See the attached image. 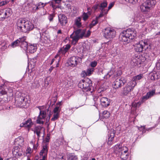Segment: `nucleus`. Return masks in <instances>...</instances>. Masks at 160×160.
I'll list each match as a JSON object with an SVG mask.
<instances>
[{
    "label": "nucleus",
    "mask_w": 160,
    "mask_h": 160,
    "mask_svg": "<svg viewBox=\"0 0 160 160\" xmlns=\"http://www.w3.org/2000/svg\"><path fill=\"white\" fill-rule=\"evenodd\" d=\"M48 151V145L46 144L43 145L40 153V156L42 157H47Z\"/></svg>",
    "instance_id": "17"
},
{
    "label": "nucleus",
    "mask_w": 160,
    "mask_h": 160,
    "mask_svg": "<svg viewBox=\"0 0 160 160\" xmlns=\"http://www.w3.org/2000/svg\"><path fill=\"white\" fill-rule=\"evenodd\" d=\"M20 43H19V41L17 39L15 41L12 42L11 45V46L13 48H14L16 47L17 46H18L19 45H20Z\"/></svg>",
    "instance_id": "36"
},
{
    "label": "nucleus",
    "mask_w": 160,
    "mask_h": 160,
    "mask_svg": "<svg viewBox=\"0 0 160 160\" xmlns=\"http://www.w3.org/2000/svg\"><path fill=\"white\" fill-rule=\"evenodd\" d=\"M67 52L66 50H65L64 48L63 47H62L61 48V49L59 50L58 52L60 53H62V54H65Z\"/></svg>",
    "instance_id": "44"
},
{
    "label": "nucleus",
    "mask_w": 160,
    "mask_h": 160,
    "mask_svg": "<svg viewBox=\"0 0 160 160\" xmlns=\"http://www.w3.org/2000/svg\"><path fill=\"white\" fill-rule=\"evenodd\" d=\"M4 160H16V159L15 158H8Z\"/></svg>",
    "instance_id": "64"
},
{
    "label": "nucleus",
    "mask_w": 160,
    "mask_h": 160,
    "mask_svg": "<svg viewBox=\"0 0 160 160\" xmlns=\"http://www.w3.org/2000/svg\"><path fill=\"white\" fill-rule=\"evenodd\" d=\"M59 22L62 26H65L67 23V18L66 16L62 14H60L58 16Z\"/></svg>",
    "instance_id": "13"
},
{
    "label": "nucleus",
    "mask_w": 160,
    "mask_h": 160,
    "mask_svg": "<svg viewBox=\"0 0 160 160\" xmlns=\"http://www.w3.org/2000/svg\"><path fill=\"white\" fill-rule=\"evenodd\" d=\"M107 13H108L102 12V11H101L99 15L98 16V17H97L96 18V19H98L99 18L102 17L104 14H107Z\"/></svg>",
    "instance_id": "54"
},
{
    "label": "nucleus",
    "mask_w": 160,
    "mask_h": 160,
    "mask_svg": "<svg viewBox=\"0 0 160 160\" xmlns=\"http://www.w3.org/2000/svg\"><path fill=\"white\" fill-rule=\"evenodd\" d=\"M32 85L35 88H38L40 86V84L38 80L37 79L34 80V82L32 84Z\"/></svg>",
    "instance_id": "39"
},
{
    "label": "nucleus",
    "mask_w": 160,
    "mask_h": 160,
    "mask_svg": "<svg viewBox=\"0 0 160 160\" xmlns=\"http://www.w3.org/2000/svg\"><path fill=\"white\" fill-rule=\"evenodd\" d=\"M99 5L98 4L95 5L92 8L95 10H96L97 9L98 7H99Z\"/></svg>",
    "instance_id": "59"
},
{
    "label": "nucleus",
    "mask_w": 160,
    "mask_h": 160,
    "mask_svg": "<svg viewBox=\"0 0 160 160\" xmlns=\"http://www.w3.org/2000/svg\"><path fill=\"white\" fill-rule=\"evenodd\" d=\"M25 20L24 19H19L17 22V28L20 32H24V27H25Z\"/></svg>",
    "instance_id": "9"
},
{
    "label": "nucleus",
    "mask_w": 160,
    "mask_h": 160,
    "mask_svg": "<svg viewBox=\"0 0 160 160\" xmlns=\"http://www.w3.org/2000/svg\"><path fill=\"white\" fill-rule=\"evenodd\" d=\"M114 132L110 133V136H109L107 142L108 145H111L113 143V142L112 141L114 138Z\"/></svg>",
    "instance_id": "27"
},
{
    "label": "nucleus",
    "mask_w": 160,
    "mask_h": 160,
    "mask_svg": "<svg viewBox=\"0 0 160 160\" xmlns=\"http://www.w3.org/2000/svg\"><path fill=\"white\" fill-rule=\"evenodd\" d=\"M24 27V32H27L32 30L34 28V26L30 21L25 20V27Z\"/></svg>",
    "instance_id": "14"
},
{
    "label": "nucleus",
    "mask_w": 160,
    "mask_h": 160,
    "mask_svg": "<svg viewBox=\"0 0 160 160\" xmlns=\"http://www.w3.org/2000/svg\"><path fill=\"white\" fill-rule=\"evenodd\" d=\"M125 1L130 3L134 4L137 2L138 0H125Z\"/></svg>",
    "instance_id": "52"
},
{
    "label": "nucleus",
    "mask_w": 160,
    "mask_h": 160,
    "mask_svg": "<svg viewBox=\"0 0 160 160\" xmlns=\"http://www.w3.org/2000/svg\"><path fill=\"white\" fill-rule=\"evenodd\" d=\"M46 4V3L44 4L41 2H39L36 4H34L32 6V10L33 11H36L41 8H43Z\"/></svg>",
    "instance_id": "19"
},
{
    "label": "nucleus",
    "mask_w": 160,
    "mask_h": 160,
    "mask_svg": "<svg viewBox=\"0 0 160 160\" xmlns=\"http://www.w3.org/2000/svg\"><path fill=\"white\" fill-rule=\"evenodd\" d=\"M136 86V83H132L130 82H128L125 86L124 87L121 91V94L122 96L127 95Z\"/></svg>",
    "instance_id": "5"
},
{
    "label": "nucleus",
    "mask_w": 160,
    "mask_h": 160,
    "mask_svg": "<svg viewBox=\"0 0 160 160\" xmlns=\"http://www.w3.org/2000/svg\"><path fill=\"white\" fill-rule=\"evenodd\" d=\"M135 22H138L141 23H143L145 22V19L142 14L140 13L135 16L134 18Z\"/></svg>",
    "instance_id": "16"
},
{
    "label": "nucleus",
    "mask_w": 160,
    "mask_h": 160,
    "mask_svg": "<svg viewBox=\"0 0 160 160\" xmlns=\"http://www.w3.org/2000/svg\"><path fill=\"white\" fill-rule=\"evenodd\" d=\"M68 160H77V158L76 156H71L69 157Z\"/></svg>",
    "instance_id": "51"
},
{
    "label": "nucleus",
    "mask_w": 160,
    "mask_h": 160,
    "mask_svg": "<svg viewBox=\"0 0 160 160\" xmlns=\"http://www.w3.org/2000/svg\"><path fill=\"white\" fill-rule=\"evenodd\" d=\"M136 32L128 29L126 31H124L121 33L119 35L120 41L128 43L131 40L134 39L136 36Z\"/></svg>",
    "instance_id": "2"
},
{
    "label": "nucleus",
    "mask_w": 160,
    "mask_h": 160,
    "mask_svg": "<svg viewBox=\"0 0 160 160\" xmlns=\"http://www.w3.org/2000/svg\"><path fill=\"white\" fill-rule=\"evenodd\" d=\"M116 35V32L113 28H107L104 31V36L105 38L109 39L114 38Z\"/></svg>",
    "instance_id": "6"
},
{
    "label": "nucleus",
    "mask_w": 160,
    "mask_h": 160,
    "mask_svg": "<svg viewBox=\"0 0 160 160\" xmlns=\"http://www.w3.org/2000/svg\"><path fill=\"white\" fill-rule=\"evenodd\" d=\"M108 5V3L106 1H104L101 3L99 6L100 10L102 12L108 13V10L106 8Z\"/></svg>",
    "instance_id": "18"
},
{
    "label": "nucleus",
    "mask_w": 160,
    "mask_h": 160,
    "mask_svg": "<svg viewBox=\"0 0 160 160\" xmlns=\"http://www.w3.org/2000/svg\"><path fill=\"white\" fill-rule=\"evenodd\" d=\"M88 16L87 14L86 13L84 12L82 15L83 19L84 21H86L88 18Z\"/></svg>",
    "instance_id": "47"
},
{
    "label": "nucleus",
    "mask_w": 160,
    "mask_h": 160,
    "mask_svg": "<svg viewBox=\"0 0 160 160\" xmlns=\"http://www.w3.org/2000/svg\"><path fill=\"white\" fill-rule=\"evenodd\" d=\"M59 117L58 113H54L53 115V117L51 118V120L54 121L57 119Z\"/></svg>",
    "instance_id": "41"
},
{
    "label": "nucleus",
    "mask_w": 160,
    "mask_h": 160,
    "mask_svg": "<svg viewBox=\"0 0 160 160\" xmlns=\"http://www.w3.org/2000/svg\"><path fill=\"white\" fill-rule=\"evenodd\" d=\"M102 117L105 118H107L110 116V112L107 111H104L102 113Z\"/></svg>",
    "instance_id": "38"
},
{
    "label": "nucleus",
    "mask_w": 160,
    "mask_h": 160,
    "mask_svg": "<svg viewBox=\"0 0 160 160\" xmlns=\"http://www.w3.org/2000/svg\"><path fill=\"white\" fill-rule=\"evenodd\" d=\"M0 92V94L2 95L6 94L7 93L5 91L3 90L1 91Z\"/></svg>",
    "instance_id": "62"
},
{
    "label": "nucleus",
    "mask_w": 160,
    "mask_h": 160,
    "mask_svg": "<svg viewBox=\"0 0 160 160\" xmlns=\"http://www.w3.org/2000/svg\"><path fill=\"white\" fill-rule=\"evenodd\" d=\"M12 153L13 154L16 156H20L22 155V153L19 152L18 148L17 147L14 148L12 150Z\"/></svg>",
    "instance_id": "32"
},
{
    "label": "nucleus",
    "mask_w": 160,
    "mask_h": 160,
    "mask_svg": "<svg viewBox=\"0 0 160 160\" xmlns=\"http://www.w3.org/2000/svg\"><path fill=\"white\" fill-rule=\"evenodd\" d=\"M143 75L142 74H140L139 75H138L137 76H136L134 77L132 80L130 81V82H132V83H135V82L136 83V85L138 81H139L143 77Z\"/></svg>",
    "instance_id": "23"
},
{
    "label": "nucleus",
    "mask_w": 160,
    "mask_h": 160,
    "mask_svg": "<svg viewBox=\"0 0 160 160\" xmlns=\"http://www.w3.org/2000/svg\"><path fill=\"white\" fill-rule=\"evenodd\" d=\"M26 39V38L25 37H23L21 38H19L18 40L19 41L20 43H21L23 42H26L25 41Z\"/></svg>",
    "instance_id": "45"
},
{
    "label": "nucleus",
    "mask_w": 160,
    "mask_h": 160,
    "mask_svg": "<svg viewBox=\"0 0 160 160\" xmlns=\"http://www.w3.org/2000/svg\"><path fill=\"white\" fill-rule=\"evenodd\" d=\"M98 23V19L96 18V20H93L90 25V28H91L94 26H95Z\"/></svg>",
    "instance_id": "40"
},
{
    "label": "nucleus",
    "mask_w": 160,
    "mask_h": 160,
    "mask_svg": "<svg viewBox=\"0 0 160 160\" xmlns=\"http://www.w3.org/2000/svg\"><path fill=\"white\" fill-rule=\"evenodd\" d=\"M70 9L71 11H73L74 13H76L77 11V8L74 6L70 7Z\"/></svg>",
    "instance_id": "43"
},
{
    "label": "nucleus",
    "mask_w": 160,
    "mask_h": 160,
    "mask_svg": "<svg viewBox=\"0 0 160 160\" xmlns=\"http://www.w3.org/2000/svg\"><path fill=\"white\" fill-rule=\"evenodd\" d=\"M53 82V78L50 77H48L46 78L44 80V85H42L44 87H47L50 83Z\"/></svg>",
    "instance_id": "24"
},
{
    "label": "nucleus",
    "mask_w": 160,
    "mask_h": 160,
    "mask_svg": "<svg viewBox=\"0 0 160 160\" xmlns=\"http://www.w3.org/2000/svg\"><path fill=\"white\" fill-rule=\"evenodd\" d=\"M82 60V59L81 58L73 56L68 59L67 63L69 66L74 67L76 66L78 63L81 62Z\"/></svg>",
    "instance_id": "7"
},
{
    "label": "nucleus",
    "mask_w": 160,
    "mask_h": 160,
    "mask_svg": "<svg viewBox=\"0 0 160 160\" xmlns=\"http://www.w3.org/2000/svg\"><path fill=\"white\" fill-rule=\"evenodd\" d=\"M148 97L146 95L143 96L142 98V100H141V102H142V103L146 100L148 99Z\"/></svg>",
    "instance_id": "48"
},
{
    "label": "nucleus",
    "mask_w": 160,
    "mask_h": 160,
    "mask_svg": "<svg viewBox=\"0 0 160 160\" xmlns=\"http://www.w3.org/2000/svg\"><path fill=\"white\" fill-rule=\"evenodd\" d=\"M78 85L79 88L83 89L84 92H88L87 94H92L93 92L92 81L89 79H86L80 81Z\"/></svg>",
    "instance_id": "3"
},
{
    "label": "nucleus",
    "mask_w": 160,
    "mask_h": 160,
    "mask_svg": "<svg viewBox=\"0 0 160 160\" xmlns=\"http://www.w3.org/2000/svg\"><path fill=\"white\" fill-rule=\"evenodd\" d=\"M59 107L58 106H56L54 109L53 112L54 113H59L60 110H59Z\"/></svg>",
    "instance_id": "46"
},
{
    "label": "nucleus",
    "mask_w": 160,
    "mask_h": 160,
    "mask_svg": "<svg viewBox=\"0 0 160 160\" xmlns=\"http://www.w3.org/2000/svg\"><path fill=\"white\" fill-rule=\"evenodd\" d=\"M148 43L147 41H146V42L145 41L144 42L143 41L142 45H144V46L143 47L145 49H146V48H148Z\"/></svg>",
    "instance_id": "53"
},
{
    "label": "nucleus",
    "mask_w": 160,
    "mask_h": 160,
    "mask_svg": "<svg viewBox=\"0 0 160 160\" xmlns=\"http://www.w3.org/2000/svg\"><path fill=\"white\" fill-rule=\"evenodd\" d=\"M121 158L123 160H126L128 158V150L126 147H123L122 151L119 154Z\"/></svg>",
    "instance_id": "12"
},
{
    "label": "nucleus",
    "mask_w": 160,
    "mask_h": 160,
    "mask_svg": "<svg viewBox=\"0 0 160 160\" xmlns=\"http://www.w3.org/2000/svg\"><path fill=\"white\" fill-rule=\"evenodd\" d=\"M97 65V63L96 61H94L91 63V66L92 67L94 68L96 67Z\"/></svg>",
    "instance_id": "57"
},
{
    "label": "nucleus",
    "mask_w": 160,
    "mask_h": 160,
    "mask_svg": "<svg viewBox=\"0 0 160 160\" xmlns=\"http://www.w3.org/2000/svg\"><path fill=\"white\" fill-rule=\"evenodd\" d=\"M46 115V113L45 111L41 110L37 120V123L39 124H43L44 121L42 120L45 118Z\"/></svg>",
    "instance_id": "11"
},
{
    "label": "nucleus",
    "mask_w": 160,
    "mask_h": 160,
    "mask_svg": "<svg viewBox=\"0 0 160 160\" xmlns=\"http://www.w3.org/2000/svg\"><path fill=\"white\" fill-rule=\"evenodd\" d=\"M114 75V76L115 77H117V76L120 75V74L119 73L118 74V73H115V70L114 69H113L111 70L107 74L108 76L109 77L112 75Z\"/></svg>",
    "instance_id": "31"
},
{
    "label": "nucleus",
    "mask_w": 160,
    "mask_h": 160,
    "mask_svg": "<svg viewBox=\"0 0 160 160\" xmlns=\"http://www.w3.org/2000/svg\"><path fill=\"white\" fill-rule=\"evenodd\" d=\"M50 5L54 9L58 7L57 6L56 7L55 6L53 2H51L50 4Z\"/></svg>",
    "instance_id": "61"
},
{
    "label": "nucleus",
    "mask_w": 160,
    "mask_h": 160,
    "mask_svg": "<svg viewBox=\"0 0 160 160\" xmlns=\"http://www.w3.org/2000/svg\"><path fill=\"white\" fill-rule=\"evenodd\" d=\"M142 43L143 41H141L139 42L138 44L136 45L135 48V50L136 52H142L144 48L143 45H142Z\"/></svg>",
    "instance_id": "21"
},
{
    "label": "nucleus",
    "mask_w": 160,
    "mask_h": 160,
    "mask_svg": "<svg viewBox=\"0 0 160 160\" xmlns=\"http://www.w3.org/2000/svg\"><path fill=\"white\" fill-rule=\"evenodd\" d=\"M63 48H64V49H65V50H66V51L67 52L70 48L71 46L70 44H67L66 45L64 46H63Z\"/></svg>",
    "instance_id": "50"
},
{
    "label": "nucleus",
    "mask_w": 160,
    "mask_h": 160,
    "mask_svg": "<svg viewBox=\"0 0 160 160\" xmlns=\"http://www.w3.org/2000/svg\"><path fill=\"white\" fill-rule=\"evenodd\" d=\"M123 147L122 146V144H120L115 145L114 147L115 152L116 153H118L119 154L120 152L122 151Z\"/></svg>",
    "instance_id": "22"
},
{
    "label": "nucleus",
    "mask_w": 160,
    "mask_h": 160,
    "mask_svg": "<svg viewBox=\"0 0 160 160\" xmlns=\"http://www.w3.org/2000/svg\"><path fill=\"white\" fill-rule=\"evenodd\" d=\"M54 16V15L53 14H51L49 16L48 18L50 21H52L53 20V18Z\"/></svg>",
    "instance_id": "58"
},
{
    "label": "nucleus",
    "mask_w": 160,
    "mask_h": 160,
    "mask_svg": "<svg viewBox=\"0 0 160 160\" xmlns=\"http://www.w3.org/2000/svg\"><path fill=\"white\" fill-rule=\"evenodd\" d=\"M101 105L104 107H106L110 105V100L105 97H99Z\"/></svg>",
    "instance_id": "15"
},
{
    "label": "nucleus",
    "mask_w": 160,
    "mask_h": 160,
    "mask_svg": "<svg viewBox=\"0 0 160 160\" xmlns=\"http://www.w3.org/2000/svg\"><path fill=\"white\" fill-rule=\"evenodd\" d=\"M28 49L29 52L33 53L36 51L37 47L36 45H31L28 46Z\"/></svg>",
    "instance_id": "30"
},
{
    "label": "nucleus",
    "mask_w": 160,
    "mask_h": 160,
    "mask_svg": "<svg viewBox=\"0 0 160 160\" xmlns=\"http://www.w3.org/2000/svg\"><path fill=\"white\" fill-rule=\"evenodd\" d=\"M157 0H146L140 7L142 12L147 13L150 11V8L154 6L156 3Z\"/></svg>",
    "instance_id": "4"
},
{
    "label": "nucleus",
    "mask_w": 160,
    "mask_h": 160,
    "mask_svg": "<svg viewBox=\"0 0 160 160\" xmlns=\"http://www.w3.org/2000/svg\"><path fill=\"white\" fill-rule=\"evenodd\" d=\"M33 125V123L32 122L31 119L30 118H29L23 124V126L27 127L28 128H30Z\"/></svg>",
    "instance_id": "29"
},
{
    "label": "nucleus",
    "mask_w": 160,
    "mask_h": 160,
    "mask_svg": "<svg viewBox=\"0 0 160 160\" xmlns=\"http://www.w3.org/2000/svg\"><path fill=\"white\" fill-rule=\"evenodd\" d=\"M158 73L159 72H151L149 74V77L151 80H154L156 79H158L159 78V76H158Z\"/></svg>",
    "instance_id": "25"
},
{
    "label": "nucleus",
    "mask_w": 160,
    "mask_h": 160,
    "mask_svg": "<svg viewBox=\"0 0 160 160\" xmlns=\"http://www.w3.org/2000/svg\"><path fill=\"white\" fill-rule=\"evenodd\" d=\"M25 98L22 96H20L18 98V102L19 104H20V106L23 107L24 106V104H25Z\"/></svg>",
    "instance_id": "28"
},
{
    "label": "nucleus",
    "mask_w": 160,
    "mask_h": 160,
    "mask_svg": "<svg viewBox=\"0 0 160 160\" xmlns=\"http://www.w3.org/2000/svg\"><path fill=\"white\" fill-rule=\"evenodd\" d=\"M154 93L155 91H152L147 92L146 95L148 97V98H149L152 97L154 95Z\"/></svg>",
    "instance_id": "42"
},
{
    "label": "nucleus",
    "mask_w": 160,
    "mask_h": 160,
    "mask_svg": "<svg viewBox=\"0 0 160 160\" xmlns=\"http://www.w3.org/2000/svg\"><path fill=\"white\" fill-rule=\"evenodd\" d=\"M32 149L30 147H28L27 149L26 150V153L30 154L32 153Z\"/></svg>",
    "instance_id": "56"
},
{
    "label": "nucleus",
    "mask_w": 160,
    "mask_h": 160,
    "mask_svg": "<svg viewBox=\"0 0 160 160\" xmlns=\"http://www.w3.org/2000/svg\"><path fill=\"white\" fill-rule=\"evenodd\" d=\"M126 82V80L123 78H117L113 82V85L114 86V88L116 89L118 88H120Z\"/></svg>",
    "instance_id": "8"
},
{
    "label": "nucleus",
    "mask_w": 160,
    "mask_h": 160,
    "mask_svg": "<svg viewBox=\"0 0 160 160\" xmlns=\"http://www.w3.org/2000/svg\"><path fill=\"white\" fill-rule=\"evenodd\" d=\"M138 129L141 131H142L143 133L146 132L144 126H141V127L138 128Z\"/></svg>",
    "instance_id": "49"
},
{
    "label": "nucleus",
    "mask_w": 160,
    "mask_h": 160,
    "mask_svg": "<svg viewBox=\"0 0 160 160\" xmlns=\"http://www.w3.org/2000/svg\"><path fill=\"white\" fill-rule=\"evenodd\" d=\"M38 146V143H37L35 145H34L33 146V148L34 149L36 150L37 149V148Z\"/></svg>",
    "instance_id": "63"
},
{
    "label": "nucleus",
    "mask_w": 160,
    "mask_h": 160,
    "mask_svg": "<svg viewBox=\"0 0 160 160\" xmlns=\"http://www.w3.org/2000/svg\"><path fill=\"white\" fill-rule=\"evenodd\" d=\"M142 103V102H141V101H139L138 102L134 101L132 103V107L134 108H138L139 107L141 104Z\"/></svg>",
    "instance_id": "33"
},
{
    "label": "nucleus",
    "mask_w": 160,
    "mask_h": 160,
    "mask_svg": "<svg viewBox=\"0 0 160 160\" xmlns=\"http://www.w3.org/2000/svg\"><path fill=\"white\" fill-rule=\"evenodd\" d=\"M91 32L89 30L86 32L85 29H78L74 31L70 36V38L72 39V43L75 45L79 39L82 38L84 37H89L90 35Z\"/></svg>",
    "instance_id": "1"
},
{
    "label": "nucleus",
    "mask_w": 160,
    "mask_h": 160,
    "mask_svg": "<svg viewBox=\"0 0 160 160\" xmlns=\"http://www.w3.org/2000/svg\"><path fill=\"white\" fill-rule=\"evenodd\" d=\"M114 5V4L112 3H110L109 5V6H108V11L110 9H111L112 8L113 6Z\"/></svg>",
    "instance_id": "60"
},
{
    "label": "nucleus",
    "mask_w": 160,
    "mask_h": 160,
    "mask_svg": "<svg viewBox=\"0 0 160 160\" xmlns=\"http://www.w3.org/2000/svg\"><path fill=\"white\" fill-rule=\"evenodd\" d=\"M11 10L10 8H7L6 10H3L0 11V16H3V17H1L0 20H3L6 18L9 17L11 14Z\"/></svg>",
    "instance_id": "10"
},
{
    "label": "nucleus",
    "mask_w": 160,
    "mask_h": 160,
    "mask_svg": "<svg viewBox=\"0 0 160 160\" xmlns=\"http://www.w3.org/2000/svg\"><path fill=\"white\" fill-rule=\"evenodd\" d=\"M60 57L58 55V54H57L55 57L54 58L52 59L50 65L52 64L53 63L54 61H55L56 63H57L56 67H58L59 66V62L60 61Z\"/></svg>",
    "instance_id": "26"
},
{
    "label": "nucleus",
    "mask_w": 160,
    "mask_h": 160,
    "mask_svg": "<svg viewBox=\"0 0 160 160\" xmlns=\"http://www.w3.org/2000/svg\"><path fill=\"white\" fill-rule=\"evenodd\" d=\"M7 48V46L6 42H2L0 45V49L2 51H5Z\"/></svg>",
    "instance_id": "35"
},
{
    "label": "nucleus",
    "mask_w": 160,
    "mask_h": 160,
    "mask_svg": "<svg viewBox=\"0 0 160 160\" xmlns=\"http://www.w3.org/2000/svg\"><path fill=\"white\" fill-rule=\"evenodd\" d=\"M44 129L43 127L40 126H35L33 130H32L35 133H36L38 138H39L40 137V134L41 133V131Z\"/></svg>",
    "instance_id": "20"
},
{
    "label": "nucleus",
    "mask_w": 160,
    "mask_h": 160,
    "mask_svg": "<svg viewBox=\"0 0 160 160\" xmlns=\"http://www.w3.org/2000/svg\"><path fill=\"white\" fill-rule=\"evenodd\" d=\"M81 18L80 17L76 19L75 23L77 27H80L81 26Z\"/></svg>",
    "instance_id": "37"
},
{
    "label": "nucleus",
    "mask_w": 160,
    "mask_h": 160,
    "mask_svg": "<svg viewBox=\"0 0 160 160\" xmlns=\"http://www.w3.org/2000/svg\"><path fill=\"white\" fill-rule=\"evenodd\" d=\"M20 45L21 48H22L24 50L26 51L28 49V44L27 42H23L22 43H20Z\"/></svg>",
    "instance_id": "34"
},
{
    "label": "nucleus",
    "mask_w": 160,
    "mask_h": 160,
    "mask_svg": "<svg viewBox=\"0 0 160 160\" xmlns=\"http://www.w3.org/2000/svg\"><path fill=\"white\" fill-rule=\"evenodd\" d=\"M94 70V68H91L89 69L87 71V73L89 75H91L92 72Z\"/></svg>",
    "instance_id": "55"
}]
</instances>
